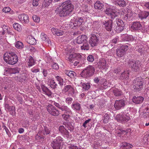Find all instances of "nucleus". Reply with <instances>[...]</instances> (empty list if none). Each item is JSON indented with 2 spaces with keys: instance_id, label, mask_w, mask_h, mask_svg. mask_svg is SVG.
<instances>
[{
  "instance_id": "nucleus-1",
  "label": "nucleus",
  "mask_w": 149,
  "mask_h": 149,
  "mask_svg": "<svg viewBox=\"0 0 149 149\" xmlns=\"http://www.w3.org/2000/svg\"><path fill=\"white\" fill-rule=\"evenodd\" d=\"M60 7H61L62 8L59 9L58 12L61 17L68 15L72 12L74 9V6L70 0H67L62 3Z\"/></svg>"
},
{
  "instance_id": "nucleus-2",
  "label": "nucleus",
  "mask_w": 149,
  "mask_h": 149,
  "mask_svg": "<svg viewBox=\"0 0 149 149\" xmlns=\"http://www.w3.org/2000/svg\"><path fill=\"white\" fill-rule=\"evenodd\" d=\"M4 61L7 63L13 65L17 63L18 58L16 54L14 52H6L3 56Z\"/></svg>"
},
{
  "instance_id": "nucleus-3",
  "label": "nucleus",
  "mask_w": 149,
  "mask_h": 149,
  "mask_svg": "<svg viewBox=\"0 0 149 149\" xmlns=\"http://www.w3.org/2000/svg\"><path fill=\"white\" fill-rule=\"evenodd\" d=\"M133 83L134 84L133 87L136 91H139L142 89L143 80L141 77L135 78L133 80Z\"/></svg>"
},
{
  "instance_id": "nucleus-4",
  "label": "nucleus",
  "mask_w": 149,
  "mask_h": 149,
  "mask_svg": "<svg viewBox=\"0 0 149 149\" xmlns=\"http://www.w3.org/2000/svg\"><path fill=\"white\" fill-rule=\"evenodd\" d=\"M95 71L94 67L89 65L82 71L81 76L84 77H86L93 75Z\"/></svg>"
},
{
  "instance_id": "nucleus-5",
  "label": "nucleus",
  "mask_w": 149,
  "mask_h": 149,
  "mask_svg": "<svg viewBox=\"0 0 149 149\" xmlns=\"http://www.w3.org/2000/svg\"><path fill=\"white\" fill-rule=\"evenodd\" d=\"M116 20L117 25H116L115 27L113 28L116 32L119 33L123 30L124 25L123 21L121 19L117 18Z\"/></svg>"
},
{
  "instance_id": "nucleus-6",
  "label": "nucleus",
  "mask_w": 149,
  "mask_h": 149,
  "mask_svg": "<svg viewBox=\"0 0 149 149\" xmlns=\"http://www.w3.org/2000/svg\"><path fill=\"white\" fill-rule=\"evenodd\" d=\"M128 63L129 66L132 68L133 71L137 72L140 70L141 63L139 61L131 60H130Z\"/></svg>"
},
{
  "instance_id": "nucleus-7",
  "label": "nucleus",
  "mask_w": 149,
  "mask_h": 149,
  "mask_svg": "<svg viewBox=\"0 0 149 149\" xmlns=\"http://www.w3.org/2000/svg\"><path fill=\"white\" fill-rule=\"evenodd\" d=\"M46 108L49 113L52 116H57L60 114L58 110L51 104H49L47 106Z\"/></svg>"
},
{
  "instance_id": "nucleus-8",
  "label": "nucleus",
  "mask_w": 149,
  "mask_h": 149,
  "mask_svg": "<svg viewBox=\"0 0 149 149\" xmlns=\"http://www.w3.org/2000/svg\"><path fill=\"white\" fill-rule=\"evenodd\" d=\"M127 102V100L125 97L119 100H116L114 105V107L116 109H120L125 105Z\"/></svg>"
},
{
  "instance_id": "nucleus-9",
  "label": "nucleus",
  "mask_w": 149,
  "mask_h": 149,
  "mask_svg": "<svg viewBox=\"0 0 149 149\" xmlns=\"http://www.w3.org/2000/svg\"><path fill=\"white\" fill-rule=\"evenodd\" d=\"M84 22L83 18L81 17H74L71 21V24H70L71 26L75 27H78L81 26Z\"/></svg>"
},
{
  "instance_id": "nucleus-10",
  "label": "nucleus",
  "mask_w": 149,
  "mask_h": 149,
  "mask_svg": "<svg viewBox=\"0 0 149 149\" xmlns=\"http://www.w3.org/2000/svg\"><path fill=\"white\" fill-rule=\"evenodd\" d=\"M128 49L127 45L122 46L120 48H118L116 51L117 56L119 57H122Z\"/></svg>"
},
{
  "instance_id": "nucleus-11",
  "label": "nucleus",
  "mask_w": 149,
  "mask_h": 149,
  "mask_svg": "<svg viewBox=\"0 0 149 149\" xmlns=\"http://www.w3.org/2000/svg\"><path fill=\"white\" fill-rule=\"evenodd\" d=\"M127 115V113L126 114H123L122 115L118 114L116 117L117 120L123 123H125L128 121L130 119V117Z\"/></svg>"
},
{
  "instance_id": "nucleus-12",
  "label": "nucleus",
  "mask_w": 149,
  "mask_h": 149,
  "mask_svg": "<svg viewBox=\"0 0 149 149\" xmlns=\"http://www.w3.org/2000/svg\"><path fill=\"white\" fill-rule=\"evenodd\" d=\"M108 8L106 9L105 13L111 18H113L117 16L116 10L113 8Z\"/></svg>"
},
{
  "instance_id": "nucleus-13",
  "label": "nucleus",
  "mask_w": 149,
  "mask_h": 149,
  "mask_svg": "<svg viewBox=\"0 0 149 149\" xmlns=\"http://www.w3.org/2000/svg\"><path fill=\"white\" fill-rule=\"evenodd\" d=\"M99 41L97 37L94 34L91 35L90 37L89 43L91 46L93 47L97 45Z\"/></svg>"
},
{
  "instance_id": "nucleus-14",
  "label": "nucleus",
  "mask_w": 149,
  "mask_h": 149,
  "mask_svg": "<svg viewBox=\"0 0 149 149\" xmlns=\"http://www.w3.org/2000/svg\"><path fill=\"white\" fill-rule=\"evenodd\" d=\"M112 21L111 19L103 22V25L104 27L108 31H111L112 29Z\"/></svg>"
},
{
  "instance_id": "nucleus-15",
  "label": "nucleus",
  "mask_w": 149,
  "mask_h": 149,
  "mask_svg": "<svg viewBox=\"0 0 149 149\" xmlns=\"http://www.w3.org/2000/svg\"><path fill=\"white\" fill-rule=\"evenodd\" d=\"M122 15H124V19L127 21H130L132 19V13L131 12H126L125 10H123L122 13H121Z\"/></svg>"
},
{
  "instance_id": "nucleus-16",
  "label": "nucleus",
  "mask_w": 149,
  "mask_h": 149,
  "mask_svg": "<svg viewBox=\"0 0 149 149\" xmlns=\"http://www.w3.org/2000/svg\"><path fill=\"white\" fill-rule=\"evenodd\" d=\"M51 30L54 35L58 36H62L65 33V31L56 28H53L51 29Z\"/></svg>"
},
{
  "instance_id": "nucleus-17",
  "label": "nucleus",
  "mask_w": 149,
  "mask_h": 149,
  "mask_svg": "<svg viewBox=\"0 0 149 149\" xmlns=\"http://www.w3.org/2000/svg\"><path fill=\"white\" fill-rule=\"evenodd\" d=\"M18 17L20 21L23 23H27L29 22V17L26 15L22 14L19 15Z\"/></svg>"
},
{
  "instance_id": "nucleus-18",
  "label": "nucleus",
  "mask_w": 149,
  "mask_h": 149,
  "mask_svg": "<svg viewBox=\"0 0 149 149\" xmlns=\"http://www.w3.org/2000/svg\"><path fill=\"white\" fill-rule=\"evenodd\" d=\"M63 92H68L69 94H73L74 93V90L73 87L71 85H67L65 86L63 89Z\"/></svg>"
},
{
  "instance_id": "nucleus-19",
  "label": "nucleus",
  "mask_w": 149,
  "mask_h": 149,
  "mask_svg": "<svg viewBox=\"0 0 149 149\" xmlns=\"http://www.w3.org/2000/svg\"><path fill=\"white\" fill-rule=\"evenodd\" d=\"M142 25L139 22H133L131 29L134 31H137L141 29Z\"/></svg>"
},
{
  "instance_id": "nucleus-20",
  "label": "nucleus",
  "mask_w": 149,
  "mask_h": 149,
  "mask_svg": "<svg viewBox=\"0 0 149 149\" xmlns=\"http://www.w3.org/2000/svg\"><path fill=\"white\" fill-rule=\"evenodd\" d=\"M98 66L99 68L104 69L106 68V62L104 58L100 59L97 63Z\"/></svg>"
},
{
  "instance_id": "nucleus-21",
  "label": "nucleus",
  "mask_w": 149,
  "mask_h": 149,
  "mask_svg": "<svg viewBox=\"0 0 149 149\" xmlns=\"http://www.w3.org/2000/svg\"><path fill=\"white\" fill-rule=\"evenodd\" d=\"M87 40V37L85 35L80 36L77 38L76 42L78 44H81L86 41Z\"/></svg>"
},
{
  "instance_id": "nucleus-22",
  "label": "nucleus",
  "mask_w": 149,
  "mask_h": 149,
  "mask_svg": "<svg viewBox=\"0 0 149 149\" xmlns=\"http://www.w3.org/2000/svg\"><path fill=\"white\" fill-rule=\"evenodd\" d=\"M59 130L63 135L67 137H69V132L67 130L66 128L65 127L63 126H60Z\"/></svg>"
},
{
  "instance_id": "nucleus-23",
  "label": "nucleus",
  "mask_w": 149,
  "mask_h": 149,
  "mask_svg": "<svg viewBox=\"0 0 149 149\" xmlns=\"http://www.w3.org/2000/svg\"><path fill=\"white\" fill-rule=\"evenodd\" d=\"M144 99V98L142 96H134L133 97L132 100L133 102L136 104H140L143 102Z\"/></svg>"
},
{
  "instance_id": "nucleus-24",
  "label": "nucleus",
  "mask_w": 149,
  "mask_h": 149,
  "mask_svg": "<svg viewBox=\"0 0 149 149\" xmlns=\"http://www.w3.org/2000/svg\"><path fill=\"white\" fill-rule=\"evenodd\" d=\"M13 78L16 80L20 82H23L26 79V77L24 75L19 74L17 75L13 76Z\"/></svg>"
},
{
  "instance_id": "nucleus-25",
  "label": "nucleus",
  "mask_w": 149,
  "mask_h": 149,
  "mask_svg": "<svg viewBox=\"0 0 149 149\" xmlns=\"http://www.w3.org/2000/svg\"><path fill=\"white\" fill-rule=\"evenodd\" d=\"M64 112V113H72L70 109L66 105H62L60 109Z\"/></svg>"
},
{
  "instance_id": "nucleus-26",
  "label": "nucleus",
  "mask_w": 149,
  "mask_h": 149,
  "mask_svg": "<svg viewBox=\"0 0 149 149\" xmlns=\"http://www.w3.org/2000/svg\"><path fill=\"white\" fill-rule=\"evenodd\" d=\"M71 107L73 110L77 111H80L81 108L80 104L77 102L73 103Z\"/></svg>"
},
{
  "instance_id": "nucleus-27",
  "label": "nucleus",
  "mask_w": 149,
  "mask_h": 149,
  "mask_svg": "<svg viewBox=\"0 0 149 149\" xmlns=\"http://www.w3.org/2000/svg\"><path fill=\"white\" fill-rule=\"evenodd\" d=\"M149 15V12L144 11L141 12L139 15V18L141 19H146Z\"/></svg>"
},
{
  "instance_id": "nucleus-28",
  "label": "nucleus",
  "mask_w": 149,
  "mask_h": 149,
  "mask_svg": "<svg viewBox=\"0 0 149 149\" xmlns=\"http://www.w3.org/2000/svg\"><path fill=\"white\" fill-rule=\"evenodd\" d=\"M27 42L28 43L31 45H33L36 44V40L31 36H29L27 38Z\"/></svg>"
},
{
  "instance_id": "nucleus-29",
  "label": "nucleus",
  "mask_w": 149,
  "mask_h": 149,
  "mask_svg": "<svg viewBox=\"0 0 149 149\" xmlns=\"http://www.w3.org/2000/svg\"><path fill=\"white\" fill-rule=\"evenodd\" d=\"M129 72L127 70L121 73L120 76V78L121 79H127L129 77Z\"/></svg>"
},
{
  "instance_id": "nucleus-30",
  "label": "nucleus",
  "mask_w": 149,
  "mask_h": 149,
  "mask_svg": "<svg viewBox=\"0 0 149 149\" xmlns=\"http://www.w3.org/2000/svg\"><path fill=\"white\" fill-rule=\"evenodd\" d=\"M55 78L56 81L58 82V84L61 86H62L63 85L64 80L61 76H55Z\"/></svg>"
},
{
  "instance_id": "nucleus-31",
  "label": "nucleus",
  "mask_w": 149,
  "mask_h": 149,
  "mask_svg": "<svg viewBox=\"0 0 149 149\" xmlns=\"http://www.w3.org/2000/svg\"><path fill=\"white\" fill-rule=\"evenodd\" d=\"M103 5L100 1H97L95 3L94 7L95 9L99 10H102L103 8Z\"/></svg>"
},
{
  "instance_id": "nucleus-32",
  "label": "nucleus",
  "mask_w": 149,
  "mask_h": 149,
  "mask_svg": "<svg viewBox=\"0 0 149 149\" xmlns=\"http://www.w3.org/2000/svg\"><path fill=\"white\" fill-rule=\"evenodd\" d=\"M65 73L67 75L71 78H74L76 75L75 72L72 70H66L65 71Z\"/></svg>"
},
{
  "instance_id": "nucleus-33",
  "label": "nucleus",
  "mask_w": 149,
  "mask_h": 149,
  "mask_svg": "<svg viewBox=\"0 0 149 149\" xmlns=\"http://www.w3.org/2000/svg\"><path fill=\"white\" fill-rule=\"evenodd\" d=\"M73 53L67 55L66 56V59L70 62L72 63L75 60Z\"/></svg>"
},
{
  "instance_id": "nucleus-34",
  "label": "nucleus",
  "mask_w": 149,
  "mask_h": 149,
  "mask_svg": "<svg viewBox=\"0 0 149 149\" xmlns=\"http://www.w3.org/2000/svg\"><path fill=\"white\" fill-rule=\"evenodd\" d=\"M114 95L116 96H120L122 95V92L121 91L116 88H115L113 90Z\"/></svg>"
},
{
  "instance_id": "nucleus-35",
  "label": "nucleus",
  "mask_w": 149,
  "mask_h": 149,
  "mask_svg": "<svg viewBox=\"0 0 149 149\" xmlns=\"http://www.w3.org/2000/svg\"><path fill=\"white\" fill-rule=\"evenodd\" d=\"M50 86L52 88L54 89L57 88L58 84L54 79H51L50 80Z\"/></svg>"
},
{
  "instance_id": "nucleus-36",
  "label": "nucleus",
  "mask_w": 149,
  "mask_h": 149,
  "mask_svg": "<svg viewBox=\"0 0 149 149\" xmlns=\"http://www.w3.org/2000/svg\"><path fill=\"white\" fill-rule=\"evenodd\" d=\"M89 48L90 45L87 42H84L81 47V49L84 50H89Z\"/></svg>"
},
{
  "instance_id": "nucleus-37",
  "label": "nucleus",
  "mask_w": 149,
  "mask_h": 149,
  "mask_svg": "<svg viewBox=\"0 0 149 149\" xmlns=\"http://www.w3.org/2000/svg\"><path fill=\"white\" fill-rule=\"evenodd\" d=\"M116 2V5H119L120 6L124 7L126 6V3L124 0H115Z\"/></svg>"
},
{
  "instance_id": "nucleus-38",
  "label": "nucleus",
  "mask_w": 149,
  "mask_h": 149,
  "mask_svg": "<svg viewBox=\"0 0 149 149\" xmlns=\"http://www.w3.org/2000/svg\"><path fill=\"white\" fill-rule=\"evenodd\" d=\"M55 142L52 141L51 143V146L53 148V149H60L61 145L59 144L58 143H56V141Z\"/></svg>"
},
{
  "instance_id": "nucleus-39",
  "label": "nucleus",
  "mask_w": 149,
  "mask_h": 149,
  "mask_svg": "<svg viewBox=\"0 0 149 149\" xmlns=\"http://www.w3.org/2000/svg\"><path fill=\"white\" fill-rule=\"evenodd\" d=\"M143 142L145 145L149 144V134H146L144 136Z\"/></svg>"
},
{
  "instance_id": "nucleus-40",
  "label": "nucleus",
  "mask_w": 149,
  "mask_h": 149,
  "mask_svg": "<svg viewBox=\"0 0 149 149\" xmlns=\"http://www.w3.org/2000/svg\"><path fill=\"white\" fill-rule=\"evenodd\" d=\"M19 69L17 67L11 68L10 70V72L11 74H15L19 72Z\"/></svg>"
},
{
  "instance_id": "nucleus-41",
  "label": "nucleus",
  "mask_w": 149,
  "mask_h": 149,
  "mask_svg": "<svg viewBox=\"0 0 149 149\" xmlns=\"http://www.w3.org/2000/svg\"><path fill=\"white\" fill-rule=\"evenodd\" d=\"M72 114V113H63L62 114L61 116L64 120L68 121L70 117V115Z\"/></svg>"
},
{
  "instance_id": "nucleus-42",
  "label": "nucleus",
  "mask_w": 149,
  "mask_h": 149,
  "mask_svg": "<svg viewBox=\"0 0 149 149\" xmlns=\"http://www.w3.org/2000/svg\"><path fill=\"white\" fill-rule=\"evenodd\" d=\"M15 47L17 49H21L24 47V45L22 42L18 41L16 42Z\"/></svg>"
},
{
  "instance_id": "nucleus-43",
  "label": "nucleus",
  "mask_w": 149,
  "mask_h": 149,
  "mask_svg": "<svg viewBox=\"0 0 149 149\" xmlns=\"http://www.w3.org/2000/svg\"><path fill=\"white\" fill-rule=\"evenodd\" d=\"M14 28L18 32H21L22 30V28L21 25L18 23H14L13 24Z\"/></svg>"
},
{
  "instance_id": "nucleus-44",
  "label": "nucleus",
  "mask_w": 149,
  "mask_h": 149,
  "mask_svg": "<svg viewBox=\"0 0 149 149\" xmlns=\"http://www.w3.org/2000/svg\"><path fill=\"white\" fill-rule=\"evenodd\" d=\"M45 136L44 131L42 130H40L39 132L36 136H38L40 138H44L45 137Z\"/></svg>"
},
{
  "instance_id": "nucleus-45",
  "label": "nucleus",
  "mask_w": 149,
  "mask_h": 149,
  "mask_svg": "<svg viewBox=\"0 0 149 149\" xmlns=\"http://www.w3.org/2000/svg\"><path fill=\"white\" fill-rule=\"evenodd\" d=\"M82 87L84 90H88L90 88V84L89 83H83L82 84Z\"/></svg>"
},
{
  "instance_id": "nucleus-46",
  "label": "nucleus",
  "mask_w": 149,
  "mask_h": 149,
  "mask_svg": "<svg viewBox=\"0 0 149 149\" xmlns=\"http://www.w3.org/2000/svg\"><path fill=\"white\" fill-rule=\"evenodd\" d=\"M55 141H56V143H58L59 144H60V145H61V143L63 141V139L61 136H58L55 139H54L53 141V142H55Z\"/></svg>"
},
{
  "instance_id": "nucleus-47",
  "label": "nucleus",
  "mask_w": 149,
  "mask_h": 149,
  "mask_svg": "<svg viewBox=\"0 0 149 149\" xmlns=\"http://www.w3.org/2000/svg\"><path fill=\"white\" fill-rule=\"evenodd\" d=\"M35 63V62L33 58L31 57H30L29 61L28 63V65L29 67H31L34 65Z\"/></svg>"
},
{
  "instance_id": "nucleus-48",
  "label": "nucleus",
  "mask_w": 149,
  "mask_h": 149,
  "mask_svg": "<svg viewBox=\"0 0 149 149\" xmlns=\"http://www.w3.org/2000/svg\"><path fill=\"white\" fill-rule=\"evenodd\" d=\"M109 119V117L107 113L105 114L104 116V118L103 120V123H108Z\"/></svg>"
},
{
  "instance_id": "nucleus-49",
  "label": "nucleus",
  "mask_w": 149,
  "mask_h": 149,
  "mask_svg": "<svg viewBox=\"0 0 149 149\" xmlns=\"http://www.w3.org/2000/svg\"><path fill=\"white\" fill-rule=\"evenodd\" d=\"M73 54L74 56V57L75 60V59H77V61H78L81 59V56L80 54L75 53H73Z\"/></svg>"
},
{
  "instance_id": "nucleus-50",
  "label": "nucleus",
  "mask_w": 149,
  "mask_h": 149,
  "mask_svg": "<svg viewBox=\"0 0 149 149\" xmlns=\"http://www.w3.org/2000/svg\"><path fill=\"white\" fill-rule=\"evenodd\" d=\"M72 100L73 99L72 97H68L66 98L65 101L67 104L70 105L71 104Z\"/></svg>"
},
{
  "instance_id": "nucleus-51",
  "label": "nucleus",
  "mask_w": 149,
  "mask_h": 149,
  "mask_svg": "<svg viewBox=\"0 0 149 149\" xmlns=\"http://www.w3.org/2000/svg\"><path fill=\"white\" fill-rule=\"evenodd\" d=\"M32 18L33 21L36 23H38L40 21V18L36 15H33Z\"/></svg>"
},
{
  "instance_id": "nucleus-52",
  "label": "nucleus",
  "mask_w": 149,
  "mask_h": 149,
  "mask_svg": "<svg viewBox=\"0 0 149 149\" xmlns=\"http://www.w3.org/2000/svg\"><path fill=\"white\" fill-rule=\"evenodd\" d=\"M80 10L83 12H87L88 10V6L86 5H83Z\"/></svg>"
},
{
  "instance_id": "nucleus-53",
  "label": "nucleus",
  "mask_w": 149,
  "mask_h": 149,
  "mask_svg": "<svg viewBox=\"0 0 149 149\" xmlns=\"http://www.w3.org/2000/svg\"><path fill=\"white\" fill-rule=\"evenodd\" d=\"M87 60L90 62H92L94 61L93 56L92 55H89L87 57Z\"/></svg>"
},
{
  "instance_id": "nucleus-54",
  "label": "nucleus",
  "mask_w": 149,
  "mask_h": 149,
  "mask_svg": "<svg viewBox=\"0 0 149 149\" xmlns=\"http://www.w3.org/2000/svg\"><path fill=\"white\" fill-rule=\"evenodd\" d=\"M41 38L43 41H45L47 38V36L44 33H42L41 34Z\"/></svg>"
},
{
  "instance_id": "nucleus-55",
  "label": "nucleus",
  "mask_w": 149,
  "mask_h": 149,
  "mask_svg": "<svg viewBox=\"0 0 149 149\" xmlns=\"http://www.w3.org/2000/svg\"><path fill=\"white\" fill-rule=\"evenodd\" d=\"M144 48L142 45L139 46V49L137 50L138 52L140 53H143L144 51Z\"/></svg>"
},
{
  "instance_id": "nucleus-56",
  "label": "nucleus",
  "mask_w": 149,
  "mask_h": 149,
  "mask_svg": "<svg viewBox=\"0 0 149 149\" xmlns=\"http://www.w3.org/2000/svg\"><path fill=\"white\" fill-rule=\"evenodd\" d=\"M11 10L10 8L9 7H5L2 10V11L3 12L5 13H8Z\"/></svg>"
},
{
  "instance_id": "nucleus-57",
  "label": "nucleus",
  "mask_w": 149,
  "mask_h": 149,
  "mask_svg": "<svg viewBox=\"0 0 149 149\" xmlns=\"http://www.w3.org/2000/svg\"><path fill=\"white\" fill-rule=\"evenodd\" d=\"M91 119H88L86 120L83 124V126L85 128H86L87 127V124L91 121Z\"/></svg>"
},
{
  "instance_id": "nucleus-58",
  "label": "nucleus",
  "mask_w": 149,
  "mask_h": 149,
  "mask_svg": "<svg viewBox=\"0 0 149 149\" xmlns=\"http://www.w3.org/2000/svg\"><path fill=\"white\" fill-rule=\"evenodd\" d=\"M119 40V37H116L114 38L111 41V42L113 43L116 44Z\"/></svg>"
},
{
  "instance_id": "nucleus-59",
  "label": "nucleus",
  "mask_w": 149,
  "mask_h": 149,
  "mask_svg": "<svg viewBox=\"0 0 149 149\" xmlns=\"http://www.w3.org/2000/svg\"><path fill=\"white\" fill-rule=\"evenodd\" d=\"M44 93L47 95L49 97H51L52 94V93L49 89H48L45 93Z\"/></svg>"
},
{
  "instance_id": "nucleus-60",
  "label": "nucleus",
  "mask_w": 149,
  "mask_h": 149,
  "mask_svg": "<svg viewBox=\"0 0 149 149\" xmlns=\"http://www.w3.org/2000/svg\"><path fill=\"white\" fill-rule=\"evenodd\" d=\"M52 67L55 70H57L59 68V66L56 63H54L52 65Z\"/></svg>"
},
{
  "instance_id": "nucleus-61",
  "label": "nucleus",
  "mask_w": 149,
  "mask_h": 149,
  "mask_svg": "<svg viewBox=\"0 0 149 149\" xmlns=\"http://www.w3.org/2000/svg\"><path fill=\"white\" fill-rule=\"evenodd\" d=\"M6 106L7 107V108L10 112L13 110V109H14V110L15 109V107L13 106H9L8 104H7Z\"/></svg>"
},
{
  "instance_id": "nucleus-62",
  "label": "nucleus",
  "mask_w": 149,
  "mask_h": 149,
  "mask_svg": "<svg viewBox=\"0 0 149 149\" xmlns=\"http://www.w3.org/2000/svg\"><path fill=\"white\" fill-rule=\"evenodd\" d=\"M41 88L42 90L43 91L44 93H45L49 89L47 87H45L43 85H42L41 86Z\"/></svg>"
},
{
  "instance_id": "nucleus-63",
  "label": "nucleus",
  "mask_w": 149,
  "mask_h": 149,
  "mask_svg": "<svg viewBox=\"0 0 149 149\" xmlns=\"http://www.w3.org/2000/svg\"><path fill=\"white\" fill-rule=\"evenodd\" d=\"M40 0H33V5L34 6H37L38 4V1Z\"/></svg>"
},
{
  "instance_id": "nucleus-64",
  "label": "nucleus",
  "mask_w": 149,
  "mask_h": 149,
  "mask_svg": "<svg viewBox=\"0 0 149 149\" xmlns=\"http://www.w3.org/2000/svg\"><path fill=\"white\" fill-rule=\"evenodd\" d=\"M42 73H43V75L44 77H46L47 75V74L48 73L47 70L46 69H44L43 70Z\"/></svg>"
}]
</instances>
